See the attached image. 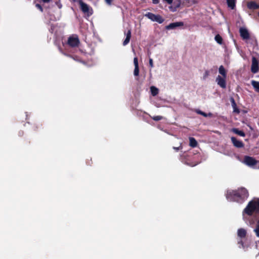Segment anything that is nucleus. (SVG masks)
I'll return each mask as SVG.
<instances>
[{
	"label": "nucleus",
	"mask_w": 259,
	"mask_h": 259,
	"mask_svg": "<svg viewBox=\"0 0 259 259\" xmlns=\"http://www.w3.org/2000/svg\"><path fill=\"white\" fill-rule=\"evenodd\" d=\"M249 193L245 188H240L235 190L228 191L226 194L227 199L230 201H236L242 203L248 197Z\"/></svg>",
	"instance_id": "obj_1"
},
{
	"label": "nucleus",
	"mask_w": 259,
	"mask_h": 259,
	"mask_svg": "<svg viewBox=\"0 0 259 259\" xmlns=\"http://www.w3.org/2000/svg\"><path fill=\"white\" fill-rule=\"evenodd\" d=\"M244 212L248 215H252L254 212L259 213V198L249 201L244 209Z\"/></svg>",
	"instance_id": "obj_2"
},
{
	"label": "nucleus",
	"mask_w": 259,
	"mask_h": 259,
	"mask_svg": "<svg viewBox=\"0 0 259 259\" xmlns=\"http://www.w3.org/2000/svg\"><path fill=\"white\" fill-rule=\"evenodd\" d=\"M247 232L245 229L243 228H240L237 231V236L239 238L238 239L237 244L240 248L244 249L248 247L244 241L246 239Z\"/></svg>",
	"instance_id": "obj_3"
},
{
	"label": "nucleus",
	"mask_w": 259,
	"mask_h": 259,
	"mask_svg": "<svg viewBox=\"0 0 259 259\" xmlns=\"http://www.w3.org/2000/svg\"><path fill=\"white\" fill-rule=\"evenodd\" d=\"M79 8L81 11L84 14L85 16L89 17L93 14V10L92 8L84 3L82 0H78L77 1Z\"/></svg>",
	"instance_id": "obj_4"
},
{
	"label": "nucleus",
	"mask_w": 259,
	"mask_h": 259,
	"mask_svg": "<svg viewBox=\"0 0 259 259\" xmlns=\"http://www.w3.org/2000/svg\"><path fill=\"white\" fill-rule=\"evenodd\" d=\"M145 17L154 22H157L159 24L162 23L164 19L159 15H155L151 12H148L145 15Z\"/></svg>",
	"instance_id": "obj_5"
},
{
	"label": "nucleus",
	"mask_w": 259,
	"mask_h": 259,
	"mask_svg": "<svg viewBox=\"0 0 259 259\" xmlns=\"http://www.w3.org/2000/svg\"><path fill=\"white\" fill-rule=\"evenodd\" d=\"M79 43L80 41L77 35H72L68 38L67 44L70 47H77L79 46Z\"/></svg>",
	"instance_id": "obj_6"
},
{
	"label": "nucleus",
	"mask_w": 259,
	"mask_h": 259,
	"mask_svg": "<svg viewBox=\"0 0 259 259\" xmlns=\"http://www.w3.org/2000/svg\"><path fill=\"white\" fill-rule=\"evenodd\" d=\"M258 69L259 61L256 57L253 56L252 57L251 71L253 73H256L258 71Z\"/></svg>",
	"instance_id": "obj_7"
},
{
	"label": "nucleus",
	"mask_w": 259,
	"mask_h": 259,
	"mask_svg": "<svg viewBox=\"0 0 259 259\" xmlns=\"http://www.w3.org/2000/svg\"><path fill=\"white\" fill-rule=\"evenodd\" d=\"M244 162L248 166H253L257 164V161L252 157L245 156Z\"/></svg>",
	"instance_id": "obj_8"
},
{
	"label": "nucleus",
	"mask_w": 259,
	"mask_h": 259,
	"mask_svg": "<svg viewBox=\"0 0 259 259\" xmlns=\"http://www.w3.org/2000/svg\"><path fill=\"white\" fill-rule=\"evenodd\" d=\"M226 78L221 77L220 75H218L216 78V81L217 82L218 84L223 89H225L226 88Z\"/></svg>",
	"instance_id": "obj_9"
},
{
	"label": "nucleus",
	"mask_w": 259,
	"mask_h": 259,
	"mask_svg": "<svg viewBox=\"0 0 259 259\" xmlns=\"http://www.w3.org/2000/svg\"><path fill=\"white\" fill-rule=\"evenodd\" d=\"M240 36L243 40H247L249 37V33L246 28L241 27L239 29Z\"/></svg>",
	"instance_id": "obj_10"
},
{
	"label": "nucleus",
	"mask_w": 259,
	"mask_h": 259,
	"mask_svg": "<svg viewBox=\"0 0 259 259\" xmlns=\"http://www.w3.org/2000/svg\"><path fill=\"white\" fill-rule=\"evenodd\" d=\"M184 23L183 22H176L174 23H170L169 25L166 26L165 28L166 29H173L177 27L183 26Z\"/></svg>",
	"instance_id": "obj_11"
},
{
	"label": "nucleus",
	"mask_w": 259,
	"mask_h": 259,
	"mask_svg": "<svg viewBox=\"0 0 259 259\" xmlns=\"http://www.w3.org/2000/svg\"><path fill=\"white\" fill-rule=\"evenodd\" d=\"M231 141L233 145L237 148H242L244 147V144L241 141L238 140L235 137H231Z\"/></svg>",
	"instance_id": "obj_12"
},
{
	"label": "nucleus",
	"mask_w": 259,
	"mask_h": 259,
	"mask_svg": "<svg viewBox=\"0 0 259 259\" xmlns=\"http://www.w3.org/2000/svg\"><path fill=\"white\" fill-rule=\"evenodd\" d=\"M246 42L248 45H250V46H251L252 47L253 50L255 49V48L257 47V40L254 37H249V38H248L246 40Z\"/></svg>",
	"instance_id": "obj_13"
},
{
	"label": "nucleus",
	"mask_w": 259,
	"mask_h": 259,
	"mask_svg": "<svg viewBox=\"0 0 259 259\" xmlns=\"http://www.w3.org/2000/svg\"><path fill=\"white\" fill-rule=\"evenodd\" d=\"M247 8L250 10H256L259 9V4L254 1H251L247 3ZM258 16L259 17V12H258Z\"/></svg>",
	"instance_id": "obj_14"
},
{
	"label": "nucleus",
	"mask_w": 259,
	"mask_h": 259,
	"mask_svg": "<svg viewBox=\"0 0 259 259\" xmlns=\"http://www.w3.org/2000/svg\"><path fill=\"white\" fill-rule=\"evenodd\" d=\"M181 5V0H175L173 3V6L169 7L172 12H175L177 9L179 8Z\"/></svg>",
	"instance_id": "obj_15"
},
{
	"label": "nucleus",
	"mask_w": 259,
	"mask_h": 259,
	"mask_svg": "<svg viewBox=\"0 0 259 259\" xmlns=\"http://www.w3.org/2000/svg\"><path fill=\"white\" fill-rule=\"evenodd\" d=\"M124 34L126 35V38L123 41V45L126 46L129 43L130 41L131 38V30L128 29L127 32H124Z\"/></svg>",
	"instance_id": "obj_16"
},
{
	"label": "nucleus",
	"mask_w": 259,
	"mask_h": 259,
	"mask_svg": "<svg viewBox=\"0 0 259 259\" xmlns=\"http://www.w3.org/2000/svg\"><path fill=\"white\" fill-rule=\"evenodd\" d=\"M232 131L235 134H237L240 136H241V137H244L245 136V133L242 131H240L239 130L238 128H232Z\"/></svg>",
	"instance_id": "obj_17"
},
{
	"label": "nucleus",
	"mask_w": 259,
	"mask_h": 259,
	"mask_svg": "<svg viewBox=\"0 0 259 259\" xmlns=\"http://www.w3.org/2000/svg\"><path fill=\"white\" fill-rule=\"evenodd\" d=\"M231 101L232 106V107L233 108V112H235V113H240V110L237 108V105H236V104L235 103V101L234 99L233 98H231Z\"/></svg>",
	"instance_id": "obj_18"
},
{
	"label": "nucleus",
	"mask_w": 259,
	"mask_h": 259,
	"mask_svg": "<svg viewBox=\"0 0 259 259\" xmlns=\"http://www.w3.org/2000/svg\"><path fill=\"white\" fill-rule=\"evenodd\" d=\"M198 145V143L196 139L193 137L189 138V145L193 147H196Z\"/></svg>",
	"instance_id": "obj_19"
},
{
	"label": "nucleus",
	"mask_w": 259,
	"mask_h": 259,
	"mask_svg": "<svg viewBox=\"0 0 259 259\" xmlns=\"http://www.w3.org/2000/svg\"><path fill=\"white\" fill-rule=\"evenodd\" d=\"M219 73L221 74L224 78L227 77V71L223 65L220 66L219 68Z\"/></svg>",
	"instance_id": "obj_20"
},
{
	"label": "nucleus",
	"mask_w": 259,
	"mask_h": 259,
	"mask_svg": "<svg viewBox=\"0 0 259 259\" xmlns=\"http://www.w3.org/2000/svg\"><path fill=\"white\" fill-rule=\"evenodd\" d=\"M227 3L228 7L234 9L235 7L236 0H227Z\"/></svg>",
	"instance_id": "obj_21"
},
{
	"label": "nucleus",
	"mask_w": 259,
	"mask_h": 259,
	"mask_svg": "<svg viewBox=\"0 0 259 259\" xmlns=\"http://www.w3.org/2000/svg\"><path fill=\"white\" fill-rule=\"evenodd\" d=\"M251 83L255 91L259 93V82L252 80Z\"/></svg>",
	"instance_id": "obj_22"
},
{
	"label": "nucleus",
	"mask_w": 259,
	"mask_h": 259,
	"mask_svg": "<svg viewBox=\"0 0 259 259\" xmlns=\"http://www.w3.org/2000/svg\"><path fill=\"white\" fill-rule=\"evenodd\" d=\"M150 91L153 96H155L158 94L159 90L155 87L152 86L150 87Z\"/></svg>",
	"instance_id": "obj_23"
},
{
	"label": "nucleus",
	"mask_w": 259,
	"mask_h": 259,
	"mask_svg": "<svg viewBox=\"0 0 259 259\" xmlns=\"http://www.w3.org/2000/svg\"><path fill=\"white\" fill-rule=\"evenodd\" d=\"M214 39L219 44H223V38L220 34H217L214 37Z\"/></svg>",
	"instance_id": "obj_24"
},
{
	"label": "nucleus",
	"mask_w": 259,
	"mask_h": 259,
	"mask_svg": "<svg viewBox=\"0 0 259 259\" xmlns=\"http://www.w3.org/2000/svg\"><path fill=\"white\" fill-rule=\"evenodd\" d=\"M254 232L255 233L256 236L259 237V224L257 223L255 228L254 230Z\"/></svg>",
	"instance_id": "obj_25"
},
{
	"label": "nucleus",
	"mask_w": 259,
	"mask_h": 259,
	"mask_svg": "<svg viewBox=\"0 0 259 259\" xmlns=\"http://www.w3.org/2000/svg\"><path fill=\"white\" fill-rule=\"evenodd\" d=\"M153 120L154 121H159L163 119V117L162 116L157 115V116H154L151 117Z\"/></svg>",
	"instance_id": "obj_26"
},
{
	"label": "nucleus",
	"mask_w": 259,
	"mask_h": 259,
	"mask_svg": "<svg viewBox=\"0 0 259 259\" xmlns=\"http://www.w3.org/2000/svg\"><path fill=\"white\" fill-rule=\"evenodd\" d=\"M134 74L135 76H137L139 74V66L135 67V69L134 71Z\"/></svg>",
	"instance_id": "obj_27"
},
{
	"label": "nucleus",
	"mask_w": 259,
	"mask_h": 259,
	"mask_svg": "<svg viewBox=\"0 0 259 259\" xmlns=\"http://www.w3.org/2000/svg\"><path fill=\"white\" fill-rule=\"evenodd\" d=\"M196 112H197L198 114H200V115H201L203 116L204 117H207V116H208V114H207V113H205V112H203V111H201V110H198L196 111Z\"/></svg>",
	"instance_id": "obj_28"
},
{
	"label": "nucleus",
	"mask_w": 259,
	"mask_h": 259,
	"mask_svg": "<svg viewBox=\"0 0 259 259\" xmlns=\"http://www.w3.org/2000/svg\"><path fill=\"white\" fill-rule=\"evenodd\" d=\"M209 75V72L208 70H206L204 73L203 78L204 79H206Z\"/></svg>",
	"instance_id": "obj_29"
},
{
	"label": "nucleus",
	"mask_w": 259,
	"mask_h": 259,
	"mask_svg": "<svg viewBox=\"0 0 259 259\" xmlns=\"http://www.w3.org/2000/svg\"><path fill=\"white\" fill-rule=\"evenodd\" d=\"M134 65H135V67L136 66H139V64H138V59L137 58V57H135L134 59Z\"/></svg>",
	"instance_id": "obj_30"
},
{
	"label": "nucleus",
	"mask_w": 259,
	"mask_h": 259,
	"mask_svg": "<svg viewBox=\"0 0 259 259\" xmlns=\"http://www.w3.org/2000/svg\"><path fill=\"white\" fill-rule=\"evenodd\" d=\"M35 7H36L37 9H39V10L41 12H43V8H42V7H41V6L40 4H36L35 5Z\"/></svg>",
	"instance_id": "obj_31"
},
{
	"label": "nucleus",
	"mask_w": 259,
	"mask_h": 259,
	"mask_svg": "<svg viewBox=\"0 0 259 259\" xmlns=\"http://www.w3.org/2000/svg\"><path fill=\"white\" fill-rule=\"evenodd\" d=\"M105 2L107 5H111L112 4L113 0H105Z\"/></svg>",
	"instance_id": "obj_32"
},
{
	"label": "nucleus",
	"mask_w": 259,
	"mask_h": 259,
	"mask_svg": "<svg viewBox=\"0 0 259 259\" xmlns=\"http://www.w3.org/2000/svg\"><path fill=\"white\" fill-rule=\"evenodd\" d=\"M65 54L67 56L70 57H71V58H73V59L74 60H77V61L78 60V59H76V58H77V57H76V56H75V57H73L72 56H71V55H67V54Z\"/></svg>",
	"instance_id": "obj_33"
},
{
	"label": "nucleus",
	"mask_w": 259,
	"mask_h": 259,
	"mask_svg": "<svg viewBox=\"0 0 259 259\" xmlns=\"http://www.w3.org/2000/svg\"><path fill=\"white\" fill-rule=\"evenodd\" d=\"M149 65L151 67H153V60L152 59H149Z\"/></svg>",
	"instance_id": "obj_34"
},
{
	"label": "nucleus",
	"mask_w": 259,
	"mask_h": 259,
	"mask_svg": "<svg viewBox=\"0 0 259 259\" xmlns=\"http://www.w3.org/2000/svg\"><path fill=\"white\" fill-rule=\"evenodd\" d=\"M166 2L168 4H171L172 3V0H163Z\"/></svg>",
	"instance_id": "obj_35"
},
{
	"label": "nucleus",
	"mask_w": 259,
	"mask_h": 259,
	"mask_svg": "<svg viewBox=\"0 0 259 259\" xmlns=\"http://www.w3.org/2000/svg\"><path fill=\"white\" fill-rule=\"evenodd\" d=\"M152 3L154 4H157L159 2V0H152Z\"/></svg>",
	"instance_id": "obj_36"
},
{
	"label": "nucleus",
	"mask_w": 259,
	"mask_h": 259,
	"mask_svg": "<svg viewBox=\"0 0 259 259\" xmlns=\"http://www.w3.org/2000/svg\"><path fill=\"white\" fill-rule=\"evenodd\" d=\"M56 4L59 9H61L62 8V5L60 4V2H57Z\"/></svg>",
	"instance_id": "obj_37"
},
{
	"label": "nucleus",
	"mask_w": 259,
	"mask_h": 259,
	"mask_svg": "<svg viewBox=\"0 0 259 259\" xmlns=\"http://www.w3.org/2000/svg\"><path fill=\"white\" fill-rule=\"evenodd\" d=\"M41 2H42L44 3H49L51 0H40Z\"/></svg>",
	"instance_id": "obj_38"
},
{
	"label": "nucleus",
	"mask_w": 259,
	"mask_h": 259,
	"mask_svg": "<svg viewBox=\"0 0 259 259\" xmlns=\"http://www.w3.org/2000/svg\"><path fill=\"white\" fill-rule=\"evenodd\" d=\"M181 147H174L173 148L177 151H178L180 148H181Z\"/></svg>",
	"instance_id": "obj_39"
},
{
	"label": "nucleus",
	"mask_w": 259,
	"mask_h": 259,
	"mask_svg": "<svg viewBox=\"0 0 259 259\" xmlns=\"http://www.w3.org/2000/svg\"><path fill=\"white\" fill-rule=\"evenodd\" d=\"M40 126H41L42 124L40 123H38V125L36 126V128L37 129Z\"/></svg>",
	"instance_id": "obj_40"
},
{
	"label": "nucleus",
	"mask_w": 259,
	"mask_h": 259,
	"mask_svg": "<svg viewBox=\"0 0 259 259\" xmlns=\"http://www.w3.org/2000/svg\"><path fill=\"white\" fill-rule=\"evenodd\" d=\"M19 136H21L23 135V131H21V132H19Z\"/></svg>",
	"instance_id": "obj_41"
},
{
	"label": "nucleus",
	"mask_w": 259,
	"mask_h": 259,
	"mask_svg": "<svg viewBox=\"0 0 259 259\" xmlns=\"http://www.w3.org/2000/svg\"><path fill=\"white\" fill-rule=\"evenodd\" d=\"M77 1V0H72V2H76Z\"/></svg>",
	"instance_id": "obj_42"
},
{
	"label": "nucleus",
	"mask_w": 259,
	"mask_h": 259,
	"mask_svg": "<svg viewBox=\"0 0 259 259\" xmlns=\"http://www.w3.org/2000/svg\"><path fill=\"white\" fill-rule=\"evenodd\" d=\"M53 28H51V32L53 33Z\"/></svg>",
	"instance_id": "obj_43"
},
{
	"label": "nucleus",
	"mask_w": 259,
	"mask_h": 259,
	"mask_svg": "<svg viewBox=\"0 0 259 259\" xmlns=\"http://www.w3.org/2000/svg\"><path fill=\"white\" fill-rule=\"evenodd\" d=\"M257 223H258V224H259V219H258V221H257Z\"/></svg>",
	"instance_id": "obj_44"
}]
</instances>
